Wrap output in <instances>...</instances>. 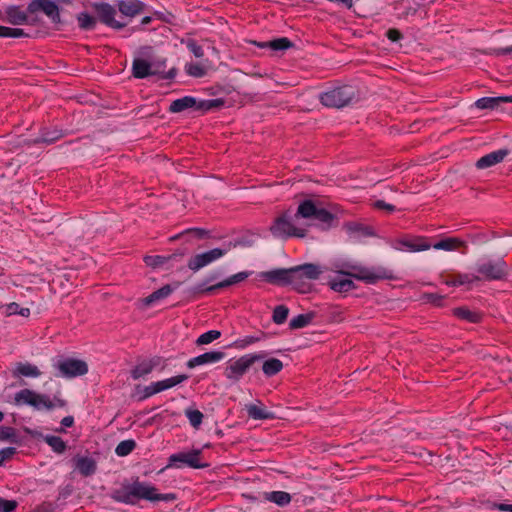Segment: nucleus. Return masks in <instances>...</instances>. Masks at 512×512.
Segmentation results:
<instances>
[{
    "label": "nucleus",
    "instance_id": "obj_1",
    "mask_svg": "<svg viewBox=\"0 0 512 512\" xmlns=\"http://www.w3.org/2000/svg\"><path fill=\"white\" fill-rule=\"evenodd\" d=\"M300 219L314 220L322 228L328 229L332 227L335 215L316 205L313 200L305 199L299 203L295 213L288 210L278 216L270 228L271 233L278 238H303L307 229L300 223Z\"/></svg>",
    "mask_w": 512,
    "mask_h": 512
},
{
    "label": "nucleus",
    "instance_id": "obj_2",
    "mask_svg": "<svg viewBox=\"0 0 512 512\" xmlns=\"http://www.w3.org/2000/svg\"><path fill=\"white\" fill-rule=\"evenodd\" d=\"M345 276H350L367 284H375L379 280L391 278L390 272L381 267L351 266V271L339 272L337 276L329 280V287L339 293L349 292L355 288L354 282Z\"/></svg>",
    "mask_w": 512,
    "mask_h": 512
},
{
    "label": "nucleus",
    "instance_id": "obj_3",
    "mask_svg": "<svg viewBox=\"0 0 512 512\" xmlns=\"http://www.w3.org/2000/svg\"><path fill=\"white\" fill-rule=\"evenodd\" d=\"M155 486L142 482L137 477L132 482H124L121 487L114 489L110 497L117 503L136 505L140 500L152 501Z\"/></svg>",
    "mask_w": 512,
    "mask_h": 512
},
{
    "label": "nucleus",
    "instance_id": "obj_4",
    "mask_svg": "<svg viewBox=\"0 0 512 512\" xmlns=\"http://www.w3.org/2000/svg\"><path fill=\"white\" fill-rule=\"evenodd\" d=\"M13 404L15 406L28 405L37 411H51L56 407H64L66 402L56 396L51 398L47 394L38 393L34 390L24 388L14 394Z\"/></svg>",
    "mask_w": 512,
    "mask_h": 512
},
{
    "label": "nucleus",
    "instance_id": "obj_5",
    "mask_svg": "<svg viewBox=\"0 0 512 512\" xmlns=\"http://www.w3.org/2000/svg\"><path fill=\"white\" fill-rule=\"evenodd\" d=\"M323 272L322 266L313 263L291 267V286L300 293H308L311 290L310 282L319 279Z\"/></svg>",
    "mask_w": 512,
    "mask_h": 512
},
{
    "label": "nucleus",
    "instance_id": "obj_6",
    "mask_svg": "<svg viewBox=\"0 0 512 512\" xmlns=\"http://www.w3.org/2000/svg\"><path fill=\"white\" fill-rule=\"evenodd\" d=\"M267 356L266 351L245 354L236 360H229L224 370V376L233 382L239 381L251 368V366L263 360Z\"/></svg>",
    "mask_w": 512,
    "mask_h": 512
},
{
    "label": "nucleus",
    "instance_id": "obj_7",
    "mask_svg": "<svg viewBox=\"0 0 512 512\" xmlns=\"http://www.w3.org/2000/svg\"><path fill=\"white\" fill-rule=\"evenodd\" d=\"M355 99V88L349 85L334 87L319 95L320 102L329 108H342L348 106Z\"/></svg>",
    "mask_w": 512,
    "mask_h": 512
},
{
    "label": "nucleus",
    "instance_id": "obj_8",
    "mask_svg": "<svg viewBox=\"0 0 512 512\" xmlns=\"http://www.w3.org/2000/svg\"><path fill=\"white\" fill-rule=\"evenodd\" d=\"M184 467L203 469L208 467V464L202 462V451L200 449H192L186 452L183 451L171 454L166 467L162 468L159 473H162L168 468L182 469Z\"/></svg>",
    "mask_w": 512,
    "mask_h": 512
},
{
    "label": "nucleus",
    "instance_id": "obj_9",
    "mask_svg": "<svg viewBox=\"0 0 512 512\" xmlns=\"http://www.w3.org/2000/svg\"><path fill=\"white\" fill-rule=\"evenodd\" d=\"M219 100H198L193 96H184L173 100L168 108L170 113H182L185 111H201L206 112L219 105Z\"/></svg>",
    "mask_w": 512,
    "mask_h": 512
},
{
    "label": "nucleus",
    "instance_id": "obj_10",
    "mask_svg": "<svg viewBox=\"0 0 512 512\" xmlns=\"http://www.w3.org/2000/svg\"><path fill=\"white\" fill-rule=\"evenodd\" d=\"M53 366L58 370L57 376L63 378H75L88 372V365L85 361L70 357L58 359Z\"/></svg>",
    "mask_w": 512,
    "mask_h": 512
},
{
    "label": "nucleus",
    "instance_id": "obj_11",
    "mask_svg": "<svg viewBox=\"0 0 512 512\" xmlns=\"http://www.w3.org/2000/svg\"><path fill=\"white\" fill-rule=\"evenodd\" d=\"M231 246L232 244L229 243L223 248H214L209 251L194 255L188 261V268L194 272L200 270L201 268L222 258L226 253L230 251Z\"/></svg>",
    "mask_w": 512,
    "mask_h": 512
},
{
    "label": "nucleus",
    "instance_id": "obj_12",
    "mask_svg": "<svg viewBox=\"0 0 512 512\" xmlns=\"http://www.w3.org/2000/svg\"><path fill=\"white\" fill-rule=\"evenodd\" d=\"M392 248L401 252H420L431 248V242L425 236H408L395 239Z\"/></svg>",
    "mask_w": 512,
    "mask_h": 512
},
{
    "label": "nucleus",
    "instance_id": "obj_13",
    "mask_svg": "<svg viewBox=\"0 0 512 512\" xmlns=\"http://www.w3.org/2000/svg\"><path fill=\"white\" fill-rule=\"evenodd\" d=\"M477 272L486 280H501L506 274V264L503 260L484 261L477 264Z\"/></svg>",
    "mask_w": 512,
    "mask_h": 512
},
{
    "label": "nucleus",
    "instance_id": "obj_14",
    "mask_svg": "<svg viewBox=\"0 0 512 512\" xmlns=\"http://www.w3.org/2000/svg\"><path fill=\"white\" fill-rule=\"evenodd\" d=\"M158 367H160V370H164L166 367V361L161 356H153L152 358L143 359L138 362L131 370L130 374L132 379L138 380L149 375L155 368Z\"/></svg>",
    "mask_w": 512,
    "mask_h": 512
},
{
    "label": "nucleus",
    "instance_id": "obj_15",
    "mask_svg": "<svg viewBox=\"0 0 512 512\" xmlns=\"http://www.w3.org/2000/svg\"><path fill=\"white\" fill-rule=\"evenodd\" d=\"M42 11L54 24L60 23L58 5L53 0H32L27 6V12L34 14Z\"/></svg>",
    "mask_w": 512,
    "mask_h": 512
},
{
    "label": "nucleus",
    "instance_id": "obj_16",
    "mask_svg": "<svg viewBox=\"0 0 512 512\" xmlns=\"http://www.w3.org/2000/svg\"><path fill=\"white\" fill-rule=\"evenodd\" d=\"M259 280L277 286L291 285L290 268H277L269 271H263L257 275Z\"/></svg>",
    "mask_w": 512,
    "mask_h": 512
},
{
    "label": "nucleus",
    "instance_id": "obj_17",
    "mask_svg": "<svg viewBox=\"0 0 512 512\" xmlns=\"http://www.w3.org/2000/svg\"><path fill=\"white\" fill-rule=\"evenodd\" d=\"M95 10L100 21L109 27L120 29L125 24L120 23L115 19L116 10L113 6L108 3H100L95 5Z\"/></svg>",
    "mask_w": 512,
    "mask_h": 512
},
{
    "label": "nucleus",
    "instance_id": "obj_18",
    "mask_svg": "<svg viewBox=\"0 0 512 512\" xmlns=\"http://www.w3.org/2000/svg\"><path fill=\"white\" fill-rule=\"evenodd\" d=\"M225 358V353L220 350L208 351L189 359L186 366L193 369L197 366L218 363Z\"/></svg>",
    "mask_w": 512,
    "mask_h": 512
},
{
    "label": "nucleus",
    "instance_id": "obj_19",
    "mask_svg": "<svg viewBox=\"0 0 512 512\" xmlns=\"http://www.w3.org/2000/svg\"><path fill=\"white\" fill-rule=\"evenodd\" d=\"M75 470H77L83 477L93 475L97 470L96 461L89 456L76 455L72 459Z\"/></svg>",
    "mask_w": 512,
    "mask_h": 512
},
{
    "label": "nucleus",
    "instance_id": "obj_20",
    "mask_svg": "<svg viewBox=\"0 0 512 512\" xmlns=\"http://www.w3.org/2000/svg\"><path fill=\"white\" fill-rule=\"evenodd\" d=\"M180 286L179 282H175L173 285L167 284L152 292L150 295L142 299V303L144 306L149 307L152 304L167 298L171 295L173 291H175Z\"/></svg>",
    "mask_w": 512,
    "mask_h": 512
},
{
    "label": "nucleus",
    "instance_id": "obj_21",
    "mask_svg": "<svg viewBox=\"0 0 512 512\" xmlns=\"http://www.w3.org/2000/svg\"><path fill=\"white\" fill-rule=\"evenodd\" d=\"M508 155L507 149H499L488 153L481 158H479L476 162V167L478 169H486L492 167L504 160V158Z\"/></svg>",
    "mask_w": 512,
    "mask_h": 512
},
{
    "label": "nucleus",
    "instance_id": "obj_22",
    "mask_svg": "<svg viewBox=\"0 0 512 512\" xmlns=\"http://www.w3.org/2000/svg\"><path fill=\"white\" fill-rule=\"evenodd\" d=\"M466 246V242L458 237H446L434 244L431 243V248L444 251H455Z\"/></svg>",
    "mask_w": 512,
    "mask_h": 512
},
{
    "label": "nucleus",
    "instance_id": "obj_23",
    "mask_svg": "<svg viewBox=\"0 0 512 512\" xmlns=\"http://www.w3.org/2000/svg\"><path fill=\"white\" fill-rule=\"evenodd\" d=\"M218 275L216 273L210 274L206 280L195 287V292L202 294H214L218 289H223L228 286L227 279H224L214 285L207 286L206 284L216 280Z\"/></svg>",
    "mask_w": 512,
    "mask_h": 512
},
{
    "label": "nucleus",
    "instance_id": "obj_24",
    "mask_svg": "<svg viewBox=\"0 0 512 512\" xmlns=\"http://www.w3.org/2000/svg\"><path fill=\"white\" fill-rule=\"evenodd\" d=\"M12 374L14 377L37 378L41 375V371L34 364L19 362L16 364Z\"/></svg>",
    "mask_w": 512,
    "mask_h": 512
},
{
    "label": "nucleus",
    "instance_id": "obj_25",
    "mask_svg": "<svg viewBox=\"0 0 512 512\" xmlns=\"http://www.w3.org/2000/svg\"><path fill=\"white\" fill-rule=\"evenodd\" d=\"M151 66H153L151 76L156 75L161 79L172 80L176 77L177 70L175 68H171L169 71H165L166 68V59H157L150 62Z\"/></svg>",
    "mask_w": 512,
    "mask_h": 512
},
{
    "label": "nucleus",
    "instance_id": "obj_26",
    "mask_svg": "<svg viewBox=\"0 0 512 512\" xmlns=\"http://www.w3.org/2000/svg\"><path fill=\"white\" fill-rule=\"evenodd\" d=\"M118 8L123 15L134 17L143 11L144 4L139 0H122L119 2Z\"/></svg>",
    "mask_w": 512,
    "mask_h": 512
},
{
    "label": "nucleus",
    "instance_id": "obj_27",
    "mask_svg": "<svg viewBox=\"0 0 512 512\" xmlns=\"http://www.w3.org/2000/svg\"><path fill=\"white\" fill-rule=\"evenodd\" d=\"M29 12L22 10L19 6H10L6 9V17L13 25H22L28 22Z\"/></svg>",
    "mask_w": 512,
    "mask_h": 512
},
{
    "label": "nucleus",
    "instance_id": "obj_28",
    "mask_svg": "<svg viewBox=\"0 0 512 512\" xmlns=\"http://www.w3.org/2000/svg\"><path fill=\"white\" fill-rule=\"evenodd\" d=\"M153 66L145 59L137 58L132 63V73L135 78L144 79L151 76Z\"/></svg>",
    "mask_w": 512,
    "mask_h": 512
},
{
    "label": "nucleus",
    "instance_id": "obj_29",
    "mask_svg": "<svg viewBox=\"0 0 512 512\" xmlns=\"http://www.w3.org/2000/svg\"><path fill=\"white\" fill-rule=\"evenodd\" d=\"M188 379V376L186 374L176 375L164 380L153 382L154 388L156 390V393H160L162 391H165L167 389H170L176 385L181 384L182 382L186 381Z\"/></svg>",
    "mask_w": 512,
    "mask_h": 512
},
{
    "label": "nucleus",
    "instance_id": "obj_30",
    "mask_svg": "<svg viewBox=\"0 0 512 512\" xmlns=\"http://www.w3.org/2000/svg\"><path fill=\"white\" fill-rule=\"evenodd\" d=\"M454 316L468 323H479L482 320V313L470 310L466 307H457L453 310Z\"/></svg>",
    "mask_w": 512,
    "mask_h": 512
},
{
    "label": "nucleus",
    "instance_id": "obj_31",
    "mask_svg": "<svg viewBox=\"0 0 512 512\" xmlns=\"http://www.w3.org/2000/svg\"><path fill=\"white\" fill-rule=\"evenodd\" d=\"M268 338V334L263 332V331H259L257 332L256 334L254 335H248V336H245L241 339H237L234 343H233V346L238 348V349H245L246 347L254 344V343H257V342H261V341H264Z\"/></svg>",
    "mask_w": 512,
    "mask_h": 512
},
{
    "label": "nucleus",
    "instance_id": "obj_32",
    "mask_svg": "<svg viewBox=\"0 0 512 512\" xmlns=\"http://www.w3.org/2000/svg\"><path fill=\"white\" fill-rule=\"evenodd\" d=\"M283 367L284 365L280 359L269 358L263 362L262 372L266 377L270 378L281 372Z\"/></svg>",
    "mask_w": 512,
    "mask_h": 512
},
{
    "label": "nucleus",
    "instance_id": "obj_33",
    "mask_svg": "<svg viewBox=\"0 0 512 512\" xmlns=\"http://www.w3.org/2000/svg\"><path fill=\"white\" fill-rule=\"evenodd\" d=\"M265 499L280 507H285L291 502L292 497L285 491H271L265 493Z\"/></svg>",
    "mask_w": 512,
    "mask_h": 512
},
{
    "label": "nucleus",
    "instance_id": "obj_34",
    "mask_svg": "<svg viewBox=\"0 0 512 512\" xmlns=\"http://www.w3.org/2000/svg\"><path fill=\"white\" fill-rule=\"evenodd\" d=\"M293 46V43L286 37L276 38L274 40L259 43L260 48H270L274 51H284Z\"/></svg>",
    "mask_w": 512,
    "mask_h": 512
},
{
    "label": "nucleus",
    "instance_id": "obj_35",
    "mask_svg": "<svg viewBox=\"0 0 512 512\" xmlns=\"http://www.w3.org/2000/svg\"><path fill=\"white\" fill-rule=\"evenodd\" d=\"M63 137V132L58 129H43L40 136L35 140V143L52 144Z\"/></svg>",
    "mask_w": 512,
    "mask_h": 512
},
{
    "label": "nucleus",
    "instance_id": "obj_36",
    "mask_svg": "<svg viewBox=\"0 0 512 512\" xmlns=\"http://www.w3.org/2000/svg\"><path fill=\"white\" fill-rule=\"evenodd\" d=\"M314 317L315 314L312 312L306 314H299L290 320L289 327L292 330L304 328L312 322Z\"/></svg>",
    "mask_w": 512,
    "mask_h": 512
},
{
    "label": "nucleus",
    "instance_id": "obj_37",
    "mask_svg": "<svg viewBox=\"0 0 512 512\" xmlns=\"http://www.w3.org/2000/svg\"><path fill=\"white\" fill-rule=\"evenodd\" d=\"M249 417L255 420H267L273 418V413L257 405L247 407Z\"/></svg>",
    "mask_w": 512,
    "mask_h": 512
},
{
    "label": "nucleus",
    "instance_id": "obj_38",
    "mask_svg": "<svg viewBox=\"0 0 512 512\" xmlns=\"http://www.w3.org/2000/svg\"><path fill=\"white\" fill-rule=\"evenodd\" d=\"M78 26L82 30H93L96 26L97 20L94 16L87 12H81L77 15Z\"/></svg>",
    "mask_w": 512,
    "mask_h": 512
},
{
    "label": "nucleus",
    "instance_id": "obj_39",
    "mask_svg": "<svg viewBox=\"0 0 512 512\" xmlns=\"http://www.w3.org/2000/svg\"><path fill=\"white\" fill-rule=\"evenodd\" d=\"M44 440L51 447V449L58 454L63 453L67 448L66 443L62 438L58 436L47 435Z\"/></svg>",
    "mask_w": 512,
    "mask_h": 512
},
{
    "label": "nucleus",
    "instance_id": "obj_40",
    "mask_svg": "<svg viewBox=\"0 0 512 512\" xmlns=\"http://www.w3.org/2000/svg\"><path fill=\"white\" fill-rule=\"evenodd\" d=\"M185 415L193 428L198 429L202 424L204 415L200 410L188 408L185 410Z\"/></svg>",
    "mask_w": 512,
    "mask_h": 512
},
{
    "label": "nucleus",
    "instance_id": "obj_41",
    "mask_svg": "<svg viewBox=\"0 0 512 512\" xmlns=\"http://www.w3.org/2000/svg\"><path fill=\"white\" fill-rule=\"evenodd\" d=\"M499 97H482L475 102L478 109H495L500 105Z\"/></svg>",
    "mask_w": 512,
    "mask_h": 512
},
{
    "label": "nucleus",
    "instance_id": "obj_42",
    "mask_svg": "<svg viewBox=\"0 0 512 512\" xmlns=\"http://www.w3.org/2000/svg\"><path fill=\"white\" fill-rule=\"evenodd\" d=\"M221 337V332L219 330H209L205 333H202L197 339H196V345H207L212 343L213 341L217 340Z\"/></svg>",
    "mask_w": 512,
    "mask_h": 512
},
{
    "label": "nucleus",
    "instance_id": "obj_43",
    "mask_svg": "<svg viewBox=\"0 0 512 512\" xmlns=\"http://www.w3.org/2000/svg\"><path fill=\"white\" fill-rule=\"evenodd\" d=\"M288 314L289 309L287 306L278 305L273 310L272 321L277 325H281L287 320Z\"/></svg>",
    "mask_w": 512,
    "mask_h": 512
},
{
    "label": "nucleus",
    "instance_id": "obj_44",
    "mask_svg": "<svg viewBox=\"0 0 512 512\" xmlns=\"http://www.w3.org/2000/svg\"><path fill=\"white\" fill-rule=\"evenodd\" d=\"M135 447L136 443L134 440H123L116 446L115 453L121 457L127 456L135 449Z\"/></svg>",
    "mask_w": 512,
    "mask_h": 512
},
{
    "label": "nucleus",
    "instance_id": "obj_45",
    "mask_svg": "<svg viewBox=\"0 0 512 512\" xmlns=\"http://www.w3.org/2000/svg\"><path fill=\"white\" fill-rule=\"evenodd\" d=\"M172 255L170 256H162V255H153V256H146L144 258V262L147 266L158 268L163 266L165 263H167L169 260L172 259Z\"/></svg>",
    "mask_w": 512,
    "mask_h": 512
},
{
    "label": "nucleus",
    "instance_id": "obj_46",
    "mask_svg": "<svg viewBox=\"0 0 512 512\" xmlns=\"http://www.w3.org/2000/svg\"><path fill=\"white\" fill-rule=\"evenodd\" d=\"M185 71L189 76L201 78L206 75V69L199 63H188L185 66Z\"/></svg>",
    "mask_w": 512,
    "mask_h": 512
},
{
    "label": "nucleus",
    "instance_id": "obj_47",
    "mask_svg": "<svg viewBox=\"0 0 512 512\" xmlns=\"http://www.w3.org/2000/svg\"><path fill=\"white\" fill-rule=\"evenodd\" d=\"M187 47V49L196 57V58H202L204 56V50L201 45L197 43L194 39H187L185 41H182Z\"/></svg>",
    "mask_w": 512,
    "mask_h": 512
},
{
    "label": "nucleus",
    "instance_id": "obj_48",
    "mask_svg": "<svg viewBox=\"0 0 512 512\" xmlns=\"http://www.w3.org/2000/svg\"><path fill=\"white\" fill-rule=\"evenodd\" d=\"M0 441L16 442V430L10 426H1Z\"/></svg>",
    "mask_w": 512,
    "mask_h": 512
},
{
    "label": "nucleus",
    "instance_id": "obj_49",
    "mask_svg": "<svg viewBox=\"0 0 512 512\" xmlns=\"http://www.w3.org/2000/svg\"><path fill=\"white\" fill-rule=\"evenodd\" d=\"M7 310L10 315H21L23 317L30 316V309L26 307H21L18 303H10L7 307Z\"/></svg>",
    "mask_w": 512,
    "mask_h": 512
},
{
    "label": "nucleus",
    "instance_id": "obj_50",
    "mask_svg": "<svg viewBox=\"0 0 512 512\" xmlns=\"http://www.w3.org/2000/svg\"><path fill=\"white\" fill-rule=\"evenodd\" d=\"M252 274H253V271H241L236 274H233V275L229 276L228 278H226L227 282H228V286L238 284V283L246 280Z\"/></svg>",
    "mask_w": 512,
    "mask_h": 512
},
{
    "label": "nucleus",
    "instance_id": "obj_51",
    "mask_svg": "<svg viewBox=\"0 0 512 512\" xmlns=\"http://www.w3.org/2000/svg\"><path fill=\"white\" fill-rule=\"evenodd\" d=\"M177 499V495L175 493H158V489L155 487L152 501L151 502H157V501H163V502H173Z\"/></svg>",
    "mask_w": 512,
    "mask_h": 512
},
{
    "label": "nucleus",
    "instance_id": "obj_52",
    "mask_svg": "<svg viewBox=\"0 0 512 512\" xmlns=\"http://www.w3.org/2000/svg\"><path fill=\"white\" fill-rule=\"evenodd\" d=\"M17 507L15 500H7L0 497V512H13Z\"/></svg>",
    "mask_w": 512,
    "mask_h": 512
},
{
    "label": "nucleus",
    "instance_id": "obj_53",
    "mask_svg": "<svg viewBox=\"0 0 512 512\" xmlns=\"http://www.w3.org/2000/svg\"><path fill=\"white\" fill-rule=\"evenodd\" d=\"M16 453V448L14 447H6L3 449H0V466L3 465V463L10 459L14 454Z\"/></svg>",
    "mask_w": 512,
    "mask_h": 512
},
{
    "label": "nucleus",
    "instance_id": "obj_54",
    "mask_svg": "<svg viewBox=\"0 0 512 512\" xmlns=\"http://www.w3.org/2000/svg\"><path fill=\"white\" fill-rule=\"evenodd\" d=\"M155 394H157V393H156V390H155L153 382H152L150 385L145 386L143 388V390L141 391V395L139 396V400L142 401V400L148 399Z\"/></svg>",
    "mask_w": 512,
    "mask_h": 512
},
{
    "label": "nucleus",
    "instance_id": "obj_55",
    "mask_svg": "<svg viewBox=\"0 0 512 512\" xmlns=\"http://www.w3.org/2000/svg\"><path fill=\"white\" fill-rule=\"evenodd\" d=\"M386 36L392 42H398L403 37L402 33L395 28L388 29L386 32Z\"/></svg>",
    "mask_w": 512,
    "mask_h": 512
},
{
    "label": "nucleus",
    "instance_id": "obj_56",
    "mask_svg": "<svg viewBox=\"0 0 512 512\" xmlns=\"http://www.w3.org/2000/svg\"><path fill=\"white\" fill-rule=\"evenodd\" d=\"M490 508L492 510L512 512V504L493 503Z\"/></svg>",
    "mask_w": 512,
    "mask_h": 512
},
{
    "label": "nucleus",
    "instance_id": "obj_57",
    "mask_svg": "<svg viewBox=\"0 0 512 512\" xmlns=\"http://www.w3.org/2000/svg\"><path fill=\"white\" fill-rule=\"evenodd\" d=\"M375 206L379 209H386L388 210L389 212H393L395 211V206L391 205V204H388L386 203L385 201L383 200H378L376 201L375 203Z\"/></svg>",
    "mask_w": 512,
    "mask_h": 512
},
{
    "label": "nucleus",
    "instance_id": "obj_58",
    "mask_svg": "<svg viewBox=\"0 0 512 512\" xmlns=\"http://www.w3.org/2000/svg\"><path fill=\"white\" fill-rule=\"evenodd\" d=\"M0 38H13L12 28L0 26Z\"/></svg>",
    "mask_w": 512,
    "mask_h": 512
},
{
    "label": "nucleus",
    "instance_id": "obj_59",
    "mask_svg": "<svg viewBox=\"0 0 512 512\" xmlns=\"http://www.w3.org/2000/svg\"><path fill=\"white\" fill-rule=\"evenodd\" d=\"M74 424V418L72 416H66L61 420V425L64 427H71Z\"/></svg>",
    "mask_w": 512,
    "mask_h": 512
},
{
    "label": "nucleus",
    "instance_id": "obj_60",
    "mask_svg": "<svg viewBox=\"0 0 512 512\" xmlns=\"http://www.w3.org/2000/svg\"><path fill=\"white\" fill-rule=\"evenodd\" d=\"M12 34L13 38H21L27 36V34L21 28H12Z\"/></svg>",
    "mask_w": 512,
    "mask_h": 512
},
{
    "label": "nucleus",
    "instance_id": "obj_61",
    "mask_svg": "<svg viewBox=\"0 0 512 512\" xmlns=\"http://www.w3.org/2000/svg\"><path fill=\"white\" fill-rule=\"evenodd\" d=\"M467 278V275H459L458 278L455 281H453V285L465 284L466 282H468Z\"/></svg>",
    "mask_w": 512,
    "mask_h": 512
},
{
    "label": "nucleus",
    "instance_id": "obj_62",
    "mask_svg": "<svg viewBox=\"0 0 512 512\" xmlns=\"http://www.w3.org/2000/svg\"><path fill=\"white\" fill-rule=\"evenodd\" d=\"M499 54H502V55L512 54V45H511V46L504 47V48H501V49L499 50Z\"/></svg>",
    "mask_w": 512,
    "mask_h": 512
},
{
    "label": "nucleus",
    "instance_id": "obj_63",
    "mask_svg": "<svg viewBox=\"0 0 512 512\" xmlns=\"http://www.w3.org/2000/svg\"><path fill=\"white\" fill-rule=\"evenodd\" d=\"M500 99V104L502 103H512V95L510 96H499Z\"/></svg>",
    "mask_w": 512,
    "mask_h": 512
},
{
    "label": "nucleus",
    "instance_id": "obj_64",
    "mask_svg": "<svg viewBox=\"0 0 512 512\" xmlns=\"http://www.w3.org/2000/svg\"><path fill=\"white\" fill-rule=\"evenodd\" d=\"M35 512H54V510L49 506H41Z\"/></svg>",
    "mask_w": 512,
    "mask_h": 512
}]
</instances>
